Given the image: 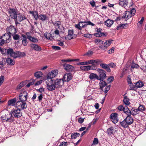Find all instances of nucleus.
Here are the masks:
<instances>
[{"mask_svg":"<svg viewBox=\"0 0 146 146\" xmlns=\"http://www.w3.org/2000/svg\"><path fill=\"white\" fill-rule=\"evenodd\" d=\"M7 30L9 34L11 35L17 33L16 29L12 25H11L9 27H8L7 28Z\"/></svg>","mask_w":146,"mask_h":146,"instance_id":"20","label":"nucleus"},{"mask_svg":"<svg viewBox=\"0 0 146 146\" xmlns=\"http://www.w3.org/2000/svg\"><path fill=\"white\" fill-rule=\"evenodd\" d=\"M100 66L101 67L106 70L107 72H111V70L110 67H109L108 64L107 65L105 63H101L100 64Z\"/></svg>","mask_w":146,"mask_h":146,"instance_id":"26","label":"nucleus"},{"mask_svg":"<svg viewBox=\"0 0 146 146\" xmlns=\"http://www.w3.org/2000/svg\"><path fill=\"white\" fill-rule=\"evenodd\" d=\"M94 35L98 37H100L102 36H106V35L104 33H97L94 34Z\"/></svg>","mask_w":146,"mask_h":146,"instance_id":"49","label":"nucleus"},{"mask_svg":"<svg viewBox=\"0 0 146 146\" xmlns=\"http://www.w3.org/2000/svg\"><path fill=\"white\" fill-rule=\"evenodd\" d=\"M74 34L72 30H68V34L65 37V39L67 40H70L74 37Z\"/></svg>","mask_w":146,"mask_h":146,"instance_id":"18","label":"nucleus"},{"mask_svg":"<svg viewBox=\"0 0 146 146\" xmlns=\"http://www.w3.org/2000/svg\"><path fill=\"white\" fill-rule=\"evenodd\" d=\"M88 64H92V65H98L100 63L102 62V61L99 59L96 60L92 59L91 60H88L87 61Z\"/></svg>","mask_w":146,"mask_h":146,"instance_id":"19","label":"nucleus"},{"mask_svg":"<svg viewBox=\"0 0 146 146\" xmlns=\"http://www.w3.org/2000/svg\"><path fill=\"white\" fill-rule=\"evenodd\" d=\"M127 25L128 24L127 23L119 24L117 26L116 29L117 30H119L125 29L126 25Z\"/></svg>","mask_w":146,"mask_h":146,"instance_id":"40","label":"nucleus"},{"mask_svg":"<svg viewBox=\"0 0 146 146\" xmlns=\"http://www.w3.org/2000/svg\"><path fill=\"white\" fill-rule=\"evenodd\" d=\"M114 48L112 47L108 51V53L110 54L113 53L114 52Z\"/></svg>","mask_w":146,"mask_h":146,"instance_id":"61","label":"nucleus"},{"mask_svg":"<svg viewBox=\"0 0 146 146\" xmlns=\"http://www.w3.org/2000/svg\"><path fill=\"white\" fill-rule=\"evenodd\" d=\"M27 93L26 91L25 90L21 91L19 96L20 100L25 102L27 100Z\"/></svg>","mask_w":146,"mask_h":146,"instance_id":"10","label":"nucleus"},{"mask_svg":"<svg viewBox=\"0 0 146 146\" xmlns=\"http://www.w3.org/2000/svg\"><path fill=\"white\" fill-rule=\"evenodd\" d=\"M13 117L11 116V114L9 113H7L1 117L2 120L3 121H5L8 122H12L13 121Z\"/></svg>","mask_w":146,"mask_h":146,"instance_id":"7","label":"nucleus"},{"mask_svg":"<svg viewBox=\"0 0 146 146\" xmlns=\"http://www.w3.org/2000/svg\"><path fill=\"white\" fill-rule=\"evenodd\" d=\"M113 23V21L110 19H108L105 22V25L108 27H110Z\"/></svg>","mask_w":146,"mask_h":146,"instance_id":"32","label":"nucleus"},{"mask_svg":"<svg viewBox=\"0 0 146 146\" xmlns=\"http://www.w3.org/2000/svg\"><path fill=\"white\" fill-rule=\"evenodd\" d=\"M29 13L31 14L34 17L35 20H36L39 18V16L38 13L36 11H29Z\"/></svg>","mask_w":146,"mask_h":146,"instance_id":"25","label":"nucleus"},{"mask_svg":"<svg viewBox=\"0 0 146 146\" xmlns=\"http://www.w3.org/2000/svg\"><path fill=\"white\" fill-rule=\"evenodd\" d=\"M124 108H125V107H123L122 105L119 106L117 108V109L121 111H123Z\"/></svg>","mask_w":146,"mask_h":146,"instance_id":"57","label":"nucleus"},{"mask_svg":"<svg viewBox=\"0 0 146 146\" xmlns=\"http://www.w3.org/2000/svg\"><path fill=\"white\" fill-rule=\"evenodd\" d=\"M16 101L15 98L9 100L8 102V105L9 106H14L15 104Z\"/></svg>","mask_w":146,"mask_h":146,"instance_id":"35","label":"nucleus"},{"mask_svg":"<svg viewBox=\"0 0 146 146\" xmlns=\"http://www.w3.org/2000/svg\"><path fill=\"white\" fill-rule=\"evenodd\" d=\"M32 33L31 32H27L26 33L27 38L30 41L34 43L37 42L38 41L37 39L35 37H33L32 36Z\"/></svg>","mask_w":146,"mask_h":146,"instance_id":"14","label":"nucleus"},{"mask_svg":"<svg viewBox=\"0 0 146 146\" xmlns=\"http://www.w3.org/2000/svg\"><path fill=\"white\" fill-rule=\"evenodd\" d=\"M6 60L8 64L10 65H13L15 63V61L10 58H7Z\"/></svg>","mask_w":146,"mask_h":146,"instance_id":"41","label":"nucleus"},{"mask_svg":"<svg viewBox=\"0 0 146 146\" xmlns=\"http://www.w3.org/2000/svg\"><path fill=\"white\" fill-rule=\"evenodd\" d=\"M67 144L66 142H62L60 143L59 146H67Z\"/></svg>","mask_w":146,"mask_h":146,"instance_id":"64","label":"nucleus"},{"mask_svg":"<svg viewBox=\"0 0 146 146\" xmlns=\"http://www.w3.org/2000/svg\"><path fill=\"white\" fill-rule=\"evenodd\" d=\"M4 80V77L3 76H0V86L2 84Z\"/></svg>","mask_w":146,"mask_h":146,"instance_id":"54","label":"nucleus"},{"mask_svg":"<svg viewBox=\"0 0 146 146\" xmlns=\"http://www.w3.org/2000/svg\"><path fill=\"white\" fill-rule=\"evenodd\" d=\"M94 42L97 44L99 45L103 44L104 43V42L103 41L100 39H95Z\"/></svg>","mask_w":146,"mask_h":146,"instance_id":"50","label":"nucleus"},{"mask_svg":"<svg viewBox=\"0 0 146 146\" xmlns=\"http://www.w3.org/2000/svg\"><path fill=\"white\" fill-rule=\"evenodd\" d=\"M11 116H14L15 118H19L22 115L21 110L19 109L17 110H13L11 112Z\"/></svg>","mask_w":146,"mask_h":146,"instance_id":"8","label":"nucleus"},{"mask_svg":"<svg viewBox=\"0 0 146 146\" xmlns=\"http://www.w3.org/2000/svg\"><path fill=\"white\" fill-rule=\"evenodd\" d=\"M46 83L47 85L46 88L49 91H53L56 88L55 85L54 84V80L50 79L47 80Z\"/></svg>","mask_w":146,"mask_h":146,"instance_id":"6","label":"nucleus"},{"mask_svg":"<svg viewBox=\"0 0 146 146\" xmlns=\"http://www.w3.org/2000/svg\"><path fill=\"white\" fill-rule=\"evenodd\" d=\"M11 36H13V39L15 40H18L20 38L19 35L16 34V33H14Z\"/></svg>","mask_w":146,"mask_h":146,"instance_id":"51","label":"nucleus"},{"mask_svg":"<svg viewBox=\"0 0 146 146\" xmlns=\"http://www.w3.org/2000/svg\"><path fill=\"white\" fill-rule=\"evenodd\" d=\"M11 35L8 33H5L2 36V38H3L5 40V42L7 43H9L11 40Z\"/></svg>","mask_w":146,"mask_h":146,"instance_id":"21","label":"nucleus"},{"mask_svg":"<svg viewBox=\"0 0 146 146\" xmlns=\"http://www.w3.org/2000/svg\"><path fill=\"white\" fill-rule=\"evenodd\" d=\"M16 106L18 109L21 110L25 109L27 108V105L25 102L21 101H18L17 102L16 104Z\"/></svg>","mask_w":146,"mask_h":146,"instance_id":"9","label":"nucleus"},{"mask_svg":"<svg viewBox=\"0 0 146 146\" xmlns=\"http://www.w3.org/2000/svg\"><path fill=\"white\" fill-rule=\"evenodd\" d=\"M119 3L120 6L125 8L127 7L128 3L127 0H119Z\"/></svg>","mask_w":146,"mask_h":146,"instance_id":"24","label":"nucleus"},{"mask_svg":"<svg viewBox=\"0 0 146 146\" xmlns=\"http://www.w3.org/2000/svg\"><path fill=\"white\" fill-rule=\"evenodd\" d=\"M109 67L114 68L116 66V65L113 62H111L108 64Z\"/></svg>","mask_w":146,"mask_h":146,"instance_id":"56","label":"nucleus"},{"mask_svg":"<svg viewBox=\"0 0 146 146\" xmlns=\"http://www.w3.org/2000/svg\"><path fill=\"white\" fill-rule=\"evenodd\" d=\"M114 131V128L113 127H110L108 129L106 133L108 135H110L111 134H113Z\"/></svg>","mask_w":146,"mask_h":146,"instance_id":"38","label":"nucleus"},{"mask_svg":"<svg viewBox=\"0 0 146 146\" xmlns=\"http://www.w3.org/2000/svg\"><path fill=\"white\" fill-rule=\"evenodd\" d=\"M137 114H140V113L139 110H138L137 108L135 109L133 108L131 110V115L134 116Z\"/></svg>","mask_w":146,"mask_h":146,"instance_id":"44","label":"nucleus"},{"mask_svg":"<svg viewBox=\"0 0 146 146\" xmlns=\"http://www.w3.org/2000/svg\"><path fill=\"white\" fill-rule=\"evenodd\" d=\"M63 66L64 69L67 71H72L74 70V67L72 65L65 64Z\"/></svg>","mask_w":146,"mask_h":146,"instance_id":"23","label":"nucleus"},{"mask_svg":"<svg viewBox=\"0 0 146 146\" xmlns=\"http://www.w3.org/2000/svg\"><path fill=\"white\" fill-rule=\"evenodd\" d=\"M89 78L91 80H93L96 78L98 80H99V77L97 75L94 73H91L89 76Z\"/></svg>","mask_w":146,"mask_h":146,"instance_id":"33","label":"nucleus"},{"mask_svg":"<svg viewBox=\"0 0 146 146\" xmlns=\"http://www.w3.org/2000/svg\"><path fill=\"white\" fill-rule=\"evenodd\" d=\"M54 82L56 88H58L62 86L64 83V81L62 79H57L55 80H54Z\"/></svg>","mask_w":146,"mask_h":146,"instance_id":"15","label":"nucleus"},{"mask_svg":"<svg viewBox=\"0 0 146 146\" xmlns=\"http://www.w3.org/2000/svg\"><path fill=\"white\" fill-rule=\"evenodd\" d=\"M80 135V134L78 133H75L71 135V137L72 139H76L77 137H79Z\"/></svg>","mask_w":146,"mask_h":146,"instance_id":"52","label":"nucleus"},{"mask_svg":"<svg viewBox=\"0 0 146 146\" xmlns=\"http://www.w3.org/2000/svg\"><path fill=\"white\" fill-rule=\"evenodd\" d=\"M5 42V40L0 36V45H3Z\"/></svg>","mask_w":146,"mask_h":146,"instance_id":"53","label":"nucleus"},{"mask_svg":"<svg viewBox=\"0 0 146 146\" xmlns=\"http://www.w3.org/2000/svg\"><path fill=\"white\" fill-rule=\"evenodd\" d=\"M44 36L48 39L52 40L53 39V36L49 33H46L44 34Z\"/></svg>","mask_w":146,"mask_h":146,"instance_id":"45","label":"nucleus"},{"mask_svg":"<svg viewBox=\"0 0 146 146\" xmlns=\"http://www.w3.org/2000/svg\"><path fill=\"white\" fill-rule=\"evenodd\" d=\"M100 80V81L99 83L100 88L101 90H103V88L107 86V84L106 82L103 80Z\"/></svg>","mask_w":146,"mask_h":146,"instance_id":"28","label":"nucleus"},{"mask_svg":"<svg viewBox=\"0 0 146 146\" xmlns=\"http://www.w3.org/2000/svg\"><path fill=\"white\" fill-rule=\"evenodd\" d=\"M58 73V71L56 70H54L52 71L49 73L47 75V80L52 79L56 76Z\"/></svg>","mask_w":146,"mask_h":146,"instance_id":"11","label":"nucleus"},{"mask_svg":"<svg viewBox=\"0 0 146 146\" xmlns=\"http://www.w3.org/2000/svg\"><path fill=\"white\" fill-rule=\"evenodd\" d=\"M110 86L109 85L107 86L105 88L104 92L105 93H106L110 90Z\"/></svg>","mask_w":146,"mask_h":146,"instance_id":"59","label":"nucleus"},{"mask_svg":"<svg viewBox=\"0 0 146 146\" xmlns=\"http://www.w3.org/2000/svg\"><path fill=\"white\" fill-rule=\"evenodd\" d=\"M112 41V40H108L106 41L104 43V45L105 46V47H106V49L111 44Z\"/></svg>","mask_w":146,"mask_h":146,"instance_id":"47","label":"nucleus"},{"mask_svg":"<svg viewBox=\"0 0 146 146\" xmlns=\"http://www.w3.org/2000/svg\"><path fill=\"white\" fill-rule=\"evenodd\" d=\"M128 123V122H127V121L125 119L123 121L120 122V124L122 127L125 128L128 127L129 125Z\"/></svg>","mask_w":146,"mask_h":146,"instance_id":"34","label":"nucleus"},{"mask_svg":"<svg viewBox=\"0 0 146 146\" xmlns=\"http://www.w3.org/2000/svg\"><path fill=\"white\" fill-rule=\"evenodd\" d=\"M39 20H41L42 21H44L48 19L47 17L45 15L40 14L39 16Z\"/></svg>","mask_w":146,"mask_h":146,"instance_id":"31","label":"nucleus"},{"mask_svg":"<svg viewBox=\"0 0 146 146\" xmlns=\"http://www.w3.org/2000/svg\"><path fill=\"white\" fill-rule=\"evenodd\" d=\"M113 79L114 78L113 76H110L107 79V80L110 83L113 81Z\"/></svg>","mask_w":146,"mask_h":146,"instance_id":"58","label":"nucleus"},{"mask_svg":"<svg viewBox=\"0 0 146 146\" xmlns=\"http://www.w3.org/2000/svg\"><path fill=\"white\" fill-rule=\"evenodd\" d=\"M88 25L94 26V25L91 22L88 21H80L78 23V24L75 25V27L78 30H81L82 28L86 27Z\"/></svg>","mask_w":146,"mask_h":146,"instance_id":"2","label":"nucleus"},{"mask_svg":"<svg viewBox=\"0 0 146 146\" xmlns=\"http://www.w3.org/2000/svg\"><path fill=\"white\" fill-rule=\"evenodd\" d=\"M8 12L11 18L14 19L16 25L17 26V25L20 24V23L17 21V17L19 13L17 12L16 9L13 8H10L8 10Z\"/></svg>","mask_w":146,"mask_h":146,"instance_id":"4","label":"nucleus"},{"mask_svg":"<svg viewBox=\"0 0 146 146\" xmlns=\"http://www.w3.org/2000/svg\"><path fill=\"white\" fill-rule=\"evenodd\" d=\"M97 71L98 72L99 76V80H104L106 78V75L105 71L102 69H98Z\"/></svg>","mask_w":146,"mask_h":146,"instance_id":"13","label":"nucleus"},{"mask_svg":"<svg viewBox=\"0 0 146 146\" xmlns=\"http://www.w3.org/2000/svg\"><path fill=\"white\" fill-rule=\"evenodd\" d=\"M130 87L129 90L136 91L137 88L136 86V85L134 84L133 83L129 84V85Z\"/></svg>","mask_w":146,"mask_h":146,"instance_id":"39","label":"nucleus"},{"mask_svg":"<svg viewBox=\"0 0 146 146\" xmlns=\"http://www.w3.org/2000/svg\"><path fill=\"white\" fill-rule=\"evenodd\" d=\"M52 24L55 27H57L58 29H60V27L61 25V23L60 21H55L54 22H52Z\"/></svg>","mask_w":146,"mask_h":146,"instance_id":"42","label":"nucleus"},{"mask_svg":"<svg viewBox=\"0 0 146 146\" xmlns=\"http://www.w3.org/2000/svg\"><path fill=\"white\" fill-rule=\"evenodd\" d=\"M8 12L11 18L14 19L16 25L17 26V25L20 24V23L17 21V17L19 13L17 12L16 9L13 8H10L8 10Z\"/></svg>","mask_w":146,"mask_h":146,"instance_id":"3","label":"nucleus"},{"mask_svg":"<svg viewBox=\"0 0 146 146\" xmlns=\"http://www.w3.org/2000/svg\"><path fill=\"white\" fill-rule=\"evenodd\" d=\"M17 19L18 22H21L25 20H27L28 21V20L27 19L26 17L24 14L20 13H18Z\"/></svg>","mask_w":146,"mask_h":146,"instance_id":"12","label":"nucleus"},{"mask_svg":"<svg viewBox=\"0 0 146 146\" xmlns=\"http://www.w3.org/2000/svg\"><path fill=\"white\" fill-rule=\"evenodd\" d=\"M117 115V114L115 113H112L110 115V118L112 122L115 124L118 121Z\"/></svg>","mask_w":146,"mask_h":146,"instance_id":"17","label":"nucleus"},{"mask_svg":"<svg viewBox=\"0 0 146 146\" xmlns=\"http://www.w3.org/2000/svg\"><path fill=\"white\" fill-rule=\"evenodd\" d=\"M123 112L127 115V116H130L131 115V111L126 106L125 107V108L124 109Z\"/></svg>","mask_w":146,"mask_h":146,"instance_id":"27","label":"nucleus"},{"mask_svg":"<svg viewBox=\"0 0 146 146\" xmlns=\"http://www.w3.org/2000/svg\"><path fill=\"white\" fill-rule=\"evenodd\" d=\"M134 84L136 85L137 89L138 88L142 87L144 85V83L141 81L139 80L136 83H134Z\"/></svg>","mask_w":146,"mask_h":146,"instance_id":"30","label":"nucleus"},{"mask_svg":"<svg viewBox=\"0 0 146 146\" xmlns=\"http://www.w3.org/2000/svg\"><path fill=\"white\" fill-rule=\"evenodd\" d=\"M123 102L127 106L129 105L130 104L129 99L127 98V96L124 97Z\"/></svg>","mask_w":146,"mask_h":146,"instance_id":"43","label":"nucleus"},{"mask_svg":"<svg viewBox=\"0 0 146 146\" xmlns=\"http://www.w3.org/2000/svg\"><path fill=\"white\" fill-rule=\"evenodd\" d=\"M99 46L100 48L102 50H105L106 49V48L105 47L104 44H103L100 45Z\"/></svg>","mask_w":146,"mask_h":146,"instance_id":"62","label":"nucleus"},{"mask_svg":"<svg viewBox=\"0 0 146 146\" xmlns=\"http://www.w3.org/2000/svg\"><path fill=\"white\" fill-rule=\"evenodd\" d=\"M30 46L31 48L33 50L38 51L41 50V47L37 44L32 43L30 44Z\"/></svg>","mask_w":146,"mask_h":146,"instance_id":"22","label":"nucleus"},{"mask_svg":"<svg viewBox=\"0 0 146 146\" xmlns=\"http://www.w3.org/2000/svg\"><path fill=\"white\" fill-rule=\"evenodd\" d=\"M135 13V10L134 9H133L130 11H125L123 15L121 17L124 19H125V20L127 21L132 16H134Z\"/></svg>","mask_w":146,"mask_h":146,"instance_id":"5","label":"nucleus"},{"mask_svg":"<svg viewBox=\"0 0 146 146\" xmlns=\"http://www.w3.org/2000/svg\"><path fill=\"white\" fill-rule=\"evenodd\" d=\"M72 78V74L71 73H66L64 74L63 78H62L64 82H68L71 80Z\"/></svg>","mask_w":146,"mask_h":146,"instance_id":"16","label":"nucleus"},{"mask_svg":"<svg viewBox=\"0 0 146 146\" xmlns=\"http://www.w3.org/2000/svg\"><path fill=\"white\" fill-rule=\"evenodd\" d=\"M6 54L10 57H12L15 58L22 57L25 55V53L18 51L14 52L13 49L11 48L7 49V52L6 53Z\"/></svg>","mask_w":146,"mask_h":146,"instance_id":"1","label":"nucleus"},{"mask_svg":"<svg viewBox=\"0 0 146 146\" xmlns=\"http://www.w3.org/2000/svg\"><path fill=\"white\" fill-rule=\"evenodd\" d=\"M98 138H95L94 139L93 141L92 144L93 145H97L98 144Z\"/></svg>","mask_w":146,"mask_h":146,"instance_id":"55","label":"nucleus"},{"mask_svg":"<svg viewBox=\"0 0 146 146\" xmlns=\"http://www.w3.org/2000/svg\"><path fill=\"white\" fill-rule=\"evenodd\" d=\"M52 47L53 49L57 50H59L61 49L60 47L57 46H52Z\"/></svg>","mask_w":146,"mask_h":146,"instance_id":"60","label":"nucleus"},{"mask_svg":"<svg viewBox=\"0 0 146 146\" xmlns=\"http://www.w3.org/2000/svg\"><path fill=\"white\" fill-rule=\"evenodd\" d=\"M139 67V66L138 64H135L133 62H132L131 65L130 70L132 71L133 69L134 68H138Z\"/></svg>","mask_w":146,"mask_h":146,"instance_id":"37","label":"nucleus"},{"mask_svg":"<svg viewBox=\"0 0 146 146\" xmlns=\"http://www.w3.org/2000/svg\"><path fill=\"white\" fill-rule=\"evenodd\" d=\"M95 65H92L90 66V70H95L96 69V67L95 66Z\"/></svg>","mask_w":146,"mask_h":146,"instance_id":"63","label":"nucleus"},{"mask_svg":"<svg viewBox=\"0 0 146 146\" xmlns=\"http://www.w3.org/2000/svg\"><path fill=\"white\" fill-rule=\"evenodd\" d=\"M137 109L140 113V112H143V111H145V108L144 106L140 105L137 108Z\"/></svg>","mask_w":146,"mask_h":146,"instance_id":"48","label":"nucleus"},{"mask_svg":"<svg viewBox=\"0 0 146 146\" xmlns=\"http://www.w3.org/2000/svg\"><path fill=\"white\" fill-rule=\"evenodd\" d=\"M43 75V74L40 71L36 72L34 74V76L38 78L42 77Z\"/></svg>","mask_w":146,"mask_h":146,"instance_id":"46","label":"nucleus"},{"mask_svg":"<svg viewBox=\"0 0 146 146\" xmlns=\"http://www.w3.org/2000/svg\"><path fill=\"white\" fill-rule=\"evenodd\" d=\"M22 36V44L24 46H26L28 43L27 41V37H26L24 35H23Z\"/></svg>","mask_w":146,"mask_h":146,"instance_id":"36","label":"nucleus"},{"mask_svg":"<svg viewBox=\"0 0 146 146\" xmlns=\"http://www.w3.org/2000/svg\"><path fill=\"white\" fill-rule=\"evenodd\" d=\"M125 119L127 122H128V123L129 125H131L133 123V119L131 116H127Z\"/></svg>","mask_w":146,"mask_h":146,"instance_id":"29","label":"nucleus"}]
</instances>
